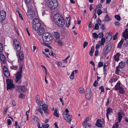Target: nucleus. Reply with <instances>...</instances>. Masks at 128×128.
I'll return each mask as SVG.
<instances>
[{
  "label": "nucleus",
  "mask_w": 128,
  "mask_h": 128,
  "mask_svg": "<svg viewBox=\"0 0 128 128\" xmlns=\"http://www.w3.org/2000/svg\"><path fill=\"white\" fill-rule=\"evenodd\" d=\"M42 38L44 42H48L50 44L52 43L53 40L52 34L49 32L43 33L42 35Z\"/></svg>",
  "instance_id": "obj_1"
},
{
  "label": "nucleus",
  "mask_w": 128,
  "mask_h": 128,
  "mask_svg": "<svg viewBox=\"0 0 128 128\" xmlns=\"http://www.w3.org/2000/svg\"><path fill=\"white\" fill-rule=\"evenodd\" d=\"M22 66H20L19 68L18 71L16 72V74L15 75L16 79L15 80L16 82L17 83L20 84L21 82L20 80L22 77Z\"/></svg>",
  "instance_id": "obj_2"
},
{
  "label": "nucleus",
  "mask_w": 128,
  "mask_h": 128,
  "mask_svg": "<svg viewBox=\"0 0 128 128\" xmlns=\"http://www.w3.org/2000/svg\"><path fill=\"white\" fill-rule=\"evenodd\" d=\"M13 46L15 51L19 52L21 49L20 43L16 39H14L13 41Z\"/></svg>",
  "instance_id": "obj_3"
},
{
  "label": "nucleus",
  "mask_w": 128,
  "mask_h": 128,
  "mask_svg": "<svg viewBox=\"0 0 128 128\" xmlns=\"http://www.w3.org/2000/svg\"><path fill=\"white\" fill-rule=\"evenodd\" d=\"M12 80L10 79H8L6 81V88L8 90H12L15 87V85L12 83Z\"/></svg>",
  "instance_id": "obj_4"
},
{
  "label": "nucleus",
  "mask_w": 128,
  "mask_h": 128,
  "mask_svg": "<svg viewBox=\"0 0 128 128\" xmlns=\"http://www.w3.org/2000/svg\"><path fill=\"white\" fill-rule=\"evenodd\" d=\"M26 15L29 19H32L36 17L37 14L34 12L31 11V10H28L27 11Z\"/></svg>",
  "instance_id": "obj_5"
},
{
  "label": "nucleus",
  "mask_w": 128,
  "mask_h": 128,
  "mask_svg": "<svg viewBox=\"0 0 128 128\" xmlns=\"http://www.w3.org/2000/svg\"><path fill=\"white\" fill-rule=\"evenodd\" d=\"M112 46L110 44H107L104 47L102 52V54L106 55L111 50Z\"/></svg>",
  "instance_id": "obj_6"
},
{
  "label": "nucleus",
  "mask_w": 128,
  "mask_h": 128,
  "mask_svg": "<svg viewBox=\"0 0 128 128\" xmlns=\"http://www.w3.org/2000/svg\"><path fill=\"white\" fill-rule=\"evenodd\" d=\"M49 3V6L52 9H54L58 6V4L56 0H50Z\"/></svg>",
  "instance_id": "obj_7"
},
{
  "label": "nucleus",
  "mask_w": 128,
  "mask_h": 128,
  "mask_svg": "<svg viewBox=\"0 0 128 128\" xmlns=\"http://www.w3.org/2000/svg\"><path fill=\"white\" fill-rule=\"evenodd\" d=\"M56 24H57L58 26L62 27L64 25L65 22L64 19L62 18V19H58L57 21L55 22Z\"/></svg>",
  "instance_id": "obj_8"
},
{
  "label": "nucleus",
  "mask_w": 128,
  "mask_h": 128,
  "mask_svg": "<svg viewBox=\"0 0 128 128\" xmlns=\"http://www.w3.org/2000/svg\"><path fill=\"white\" fill-rule=\"evenodd\" d=\"M16 56L18 58V62H22L24 60V54L22 52H20L18 53H16Z\"/></svg>",
  "instance_id": "obj_9"
},
{
  "label": "nucleus",
  "mask_w": 128,
  "mask_h": 128,
  "mask_svg": "<svg viewBox=\"0 0 128 128\" xmlns=\"http://www.w3.org/2000/svg\"><path fill=\"white\" fill-rule=\"evenodd\" d=\"M105 38H102L101 39V41L100 40L98 41V43L99 44H97L96 45V49L98 50L100 47V44H101V45H104L105 42Z\"/></svg>",
  "instance_id": "obj_10"
},
{
  "label": "nucleus",
  "mask_w": 128,
  "mask_h": 128,
  "mask_svg": "<svg viewBox=\"0 0 128 128\" xmlns=\"http://www.w3.org/2000/svg\"><path fill=\"white\" fill-rule=\"evenodd\" d=\"M6 16V12L3 11L2 10L0 12V22H1L4 20Z\"/></svg>",
  "instance_id": "obj_11"
},
{
  "label": "nucleus",
  "mask_w": 128,
  "mask_h": 128,
  "mask_svg": "<svg viewBox=\"0 0 128 128\" xmlns=\"http://www.w3.org/2000/svg\"><path fill=\"white\" fill-rule=\"evenodd\" d=\"M106 117L108 120L109 119L108 115H111L113 112V110L111 108H108L106 110Z\"/></svg>",
  "instance_id": "obj_12"
},
{
  "label": "nucleus",
  "mask_w": 128,
  "mask_h": 128,
  "mask_svg": "<svg viewBox=\"0 0 128 128\" xmlns=\"http://www.w3.org/2000/svg\"><path fill=\"white\" fill-rule=\"evenodd\" d=\"M43 108L41 107V110L44 111V112L46 114H47L49 113V110L48 109V106L47 105H44Z\"/></svg>",
  "instance_id": "obj_13"
},
{
  "label": "nucleus",
  "mask_w": 128,
  "mask_h": 128,
  "mask_svg": "<svg viewBox=\"0 0 128 128\" xmlns=\"http://www.w3.org/2000/svg\"><path fill=\"white\" fill-rule=\"evenodd\" d=\"M25 89V87L24 86H18L16 87V90H18L20 92H23Z\"/></svg>",
  "instance_id": "obj_14"
},
{
  "label": "nucleus",
  "mask_w": 128,
  "mask_h": 128,
  "mask_svg": "<svg viewBox=\"0 0 128 128\" xmlns=\"http://www.w3.org/2000/svg\"><path fill=\"white\" fill-rule=\"evenodd\" d=\"M37 31V32L39 35H42V34H43L44 32V28L42 27V26H41L39 29L38 30H36Z\"/></svg>",
  "instance_id": "obj_15"
},
{
  "label": "nucleus",
  "mask_w": 128,
  "mask_h": 128,
  "mask_svg": "<svg viewBox=\"0 0 128 128\" xmlns=\"http://www.w3.org/2000/svg\"><path fill=\"white\" fill-rule=\"evenodd\" d=\"M40 25L41 24L38 18H35L32 21V25Z\"/></svg>",
  "instance_id": "obj_16"
},
{
  "label": "nucleus",
  "mask_w": 128,
  "mask_h": 128,
  "mask_svg": "<svg viewBox=\"0 0 128 128\" xmlns=\"http://www.w3.org/2000/svg\"><path fill=\"white\" fill-rule=\"evenodd\" d=\"M72 116L70 115H68L67 113L66 114L65 119L66 121L70 123L71 120Z\"/></svg>",
  "instance_id": "obj_17"
},
{
  "label": "nucleus",
  "mask_w": 128,
  "mask_h": 128,
  "mask_svg": "<svg viewBox=\"0 0 128 128\" xmlns=\"http://www.w3.org/2000/svg\"><path fill=\"white\" fill-rule=\"evenodd\" d=\"M88 120V118H87L85 119L84 121L83 122L82 124L85 128H88V123L87 122Z\"/></svg>",
  "instance_id": "obj_18"
},
{
  "label": "nucleus",
  "mask_w": 128,
  "mask_h": 128,
  "mask_svg": "<svg viewBox=\"0 0 128 128\" xmlns=\"http://www.w3.org/2000/svg\"><path fill=\"white\" fill-rule=\"evenodd\" d=\"M42 26L41 25H39L38 24V25H32V27L33 30L35 31L38 30V29Z\"/></svg>",
  "instance_id": "obj_19"
},
{
  "label": "nucleus",
  "mask_w": 128,
  "mask_h": 128,
  "mask_svg": "<svg viewBox=\"0 0 128 128\" xmlns=\"http://www.w3.org/2000/svg\"><path fill=\"white\" fill-rule=\"evenodd\" d=\"M59 15L57 13L55 14L54 16V21L55 22L57 21L58 19H60V17Z\"/></svg>",
  "instance_id": "obj_20"
},
{
  "label": "nucleus",
  "mask_w": 128,
  "mask_h": 128,
  "mask_svg": "<svg viewBox=\"0 0 128 128\" xmlns=\"http://www.w3.org/2000/svg\"><path fill=\"white\" fill-rule=\"evenodd\" d=\"M120 56V54L119 53H117L116 55L114 56V60L116 61H118L119 60V57Z\"/></svg>",
  "instance_id": "obj_21"
},
{
  "label": "nucleus",
  "mask_w": 128,
  "mask_h": 128,
  "mask_svg": "<svg viewBox=\"0 0 128 128\" xmlns=\"http://www.w3.org/2000/svg\"><path fill=\"white\" fill-rule=\"evenodd\" d=\"M122 112H119L118 113V120L119 122H120L122 118Z\"/></svg>",
  "instance_id": "obj_22"
},
{
  "label": "nucleus",
  "mask_w": 128,
  "mask_h": 128,
  "mask_svg": "<svg viewBox=\"0 0 128 128\" xmlns=\"http://www.w3.org/2000/svg\"><path fill=\"white\" fill-rule=\"evenodd\" d=\"M37 103L38 105L40 106V109H41V107L43 108L44 105H46V104H44V102L43 101H39L38 102V103Z\"/></svg>",
  "instance_id": "obj_23"
},
{
  "label": "nucleus",
  "mask_w": 128,
  "mask_h": 128,
  "mask_svg": "<svg viewBox=\"0 0 128 128\" xmlns=\"http://www.w3.org/2000/svg\"><path fill=\"white\" fill-rule=\"evenodd\" d=\"M67 19L66 21V26L67 27H68L70 24V17H66V19Z\"/></svg>",
  "instance_id": "obj_24"
},
{
  "label": "nucleus",
  "mask_w": 128,
  "mask_h": 128,
  "mask_svg": "<svg viewBox=\"0 0 128 128\" xmlns=\"http://www.w3.org/2000/svg\"><path fill=\"white\" fill-rule=\"evenodd\" d=\"M125 64V62H121L119 64L118 66L119 67V68H121L122 69L124 67Z\"/></svg>",
  "instance_id": "obj_25"
},
{
  "label": "nucleus",
  "mask_w": 128,
  "mask_h": 128,
  "mask_svg": "<svg viewBox=\"0 0 128 128\" xmlns=\"http://www.w3.org/2000/svg\"><path fill=\"white\" fill-rule=\"evenodd\" d=\"M0 59L3 63H5L6 58L5 56L3 54H0Z\"/></svg>",
  "instance_id": "obj_26"
},
{
  "label": "nucleus",
  "mask_w": 128,
  "mask_h": 128,
  "mask_svg": "<svg viewBox=\"0 0 128 128\" xmlns=\"http://www.w3.org/2000/svg\"><path fill=\"white\" fill-rule=\"evenodd\" d=\"M54 35L56 40L58 39L60 37V34L57 32H54Z\"/></svg>",
  "instance_id": "obj_27"
},
{
  "label": "nucleus",
  "mask_w": 128,
  "mask_h": 128,
  "mask_svg": "<svg viewBox=\"0 0 128 128\" xmlns=\"http://www.w3.org/2000/svg\"><path fill=\"white\" fill-rule=\"evenodd\" d=\"M124 39L123 38H122L120 42L118 43V48H120L122 46V44L124 42Z\"/></svg>",
  "instance_id": "obj_28"
},
{
  "label": "nucleus",
  "mask_w": 128,
  "mask_h": 128,
  "mask_svg": "<svg viewBox=\"0 0 128 128\" xmlns=\"http://www.w3.org/2000/svg\"><path fill=\"white\" fill-rule=\"evenodd\" d=\"M104 20L106 22H108L111 20V18L107 14L104 16Z\"/></svg>",
  "instance_id": "obj_29"
},
{
  "label": "nucleus",
  "mask_w": 128,
  "mask_h": 128,
  "mask_svg": "<svg viewBox=\"0 0 128 128\" xmlns=\"http://www.w3.org/2000/svg\"><path fill=\"white\" fill-rule=\"evenodd\" d=\"M120 82L118 83L115 86V89L117 90H118L121 87L120 86Z\"/></svg>",
  "instance_id": "obj_30"
},
{
  "label": "nucleus",
  "mask_w": 128,
  "mask_h": 128,
  "mask_svg": "<svg viewBox=\"0 0 128 128\" xmlns=\"http://www.w3.org/2000/svg\"><path fill=\"white\" fill-rule=\"evenodd\" d=\"M118 90L120 94H123L124 93L125 91L124 88L122 87H121Z\"/></svg>",
  "instance_id": "obj_31"
},
{
  "label": "nucleus",
  "mask_w": 128,
  "mask_h": 128,
  "mask_svg": "<svg viewBox=\"0 0 128 128\" xmlns=\"http://www.w3.org/2000/svg\"><path fill=\"white\" fill-rule=\"evenodd\" d=\"M94 47L93 46H92L91 48V49L89 52L90 55L91 56H92L93 55L92 54L94 51Z\"/></svg>",
  "instance_id": "obj_32"
},
{
  "label": "nucleus",
  "mask_w": 128,
  "mask_h": 128,
  "mask_svg": "<svg viewBox=\"0 0 128 128\" xmlns=\"http://www.w3.org/2000/svg\"><path fill=\"white\" fill-rule=\"evenodd\" d=\"M120 68H119V67L117 66L116 67L115 70V73L116 74H119V72L120 71Z\"/></svg>",
  "instance_id": "obj_33"
},
{
  "label": "nucleus",
  "mask_w": 128,
  "mask_h": 128,
  "mask_svg": "<svg viewBox=\"0 0 128 128\" xmlns=\"http://www.w3.org/2000/svg\"><path fill=\"white\" fill-rule=\"evenodd\" d=\"M4 76L7 78H8L10 76V74L8 71H7L5 72H4Z\"/></svg>",
  "instance_id": "obj_34"
},
{
  "label": "nucleus",
  "mask_w": 128,
  "mask_h": 128,
  "mask_svg": "<svg viewBox=\"0 0 128 128\" xmlns=\"http://www.w3.org/2000/svg\"><path fill=\"white\" fill-rule=\"evenodd\" d=\"M55 41L58 43V44L59 46H61L62 44V42L60 40L58 39L56 40Z\"/></svg>",
  "instance_id": "obj_35"
},
{
  "label": "nucleus",
  "mask_w": 128,
  "mask_h": 128,
  "mask_svg": "<svg viewBox=\"0 0 128 128\" xmlns=\"http://www.w3.org/2000/svg\"><path fill=\"white\" fill-rule=\"evenodd\" d=\"M33 119L34 120V122H39V119L36 116H33Z\"/></svg>",
  "instance_id": "obj_36"
},
{
  "label": "nucleus",
  "mask_w": 128,
  "mask_h": 128,
  "mask_svg": "<svg viewBox=\"0 0 128 128\" xmlns=\"http://www.w3.org/2000/svg\"><path fill=\"white\" fill-rule=\"evenodd\" d=\"M40 98V95L39 94H38V95L36 96V103H38V102L39 101Z\"/></svg>",
  "instance_id": "obj_37"
},
{
  "label": "nucleus",
  "mask_w": 128,
  "mask_h": 128,
  "mask_svg": "<svg viewBox=\"0 0 128 128\" xmlns=\"http://www.w3.org/2000/svg\"><path fill=\"white\" fill-rule=\"evenodd\" d=\"M57 110L56 109L54 112V115L56 117L58 118L59 116L58 114L57 113Z\"/></svg>",
  "instance_id": "obj_38"
},
{
  "label": "nucleus",
  "mask_w": 128,
  "mask_h": 128,
  "mask_svg": "<svg viewBox=\"0 0 128 128\" xmlns=\"http://www.w3.org/2000/svg\"><path fill=\"white\" fill-rule=\"evenodd\" d=\"M96 21L97 23L96 24H97L98 26L101 25V20L100 19H97Z\"/></svg>",
  "instance_id": "obj_39"
},
{
  "label": "nucleus",
  "mask_w": 128,
  "mask_h": 128,
  "mask_svg": "<svg viewBox=\"0 0 128 128\" xmlns=\"http://www.w3.org/2000/svg\"><path fill=\"white\" fill-rule=\"evenodd\" d=\"M49 126L48 124H46L45 125H43V124L41 127V128H48Z\"/></svg>",
  "instance_id": "obj_40"
},
{
  "label": "nucleus",
  "mask_w": 128,
  "mask_h": 128,
  "mask_svg": "<svg viewBox=\"0 0 128 128\" xmlns=\"http://www.w3.org/2000/svg\"><path fill=\"white\" fill-rule=\"evenodd\" d=\"M74 71H73L71 75L70 76V78L71 79H73L74 78Z\"/></svg>",
  "instance_id": "obj_41"
},
{
  "label": "nucleus",
  "mask_w": 128,
  "mask_h": 128,
  "mask_svg": "<svg viewBox=\"0 0 128 128\" xmlns=\"http://www.w3.org/2000/svg\"><path fill=\"white\" fill-rule=\"evenodd\" d=\"M122 35L124 37H126V38L128 39V33H126L125 32H123L122 33Z\"/></svg>",
  "instance_id": "obj_42"
},
{
  "label": "nucleus",
  "mask_w": 128,
  "mask_h": 128,
  "mask_svg": "<svg viewBox=\"0 0 128 128\" xmlns=\"http://www.w3.org/2000/svg\"><path fill=\"white\" fill-rule=\"evenodd\" d=\"M42 44H43L44 45V46H48L49 48H50V49H52V47L50 46L49 45V44H46V43H45V42H43V43H42Z\"/></svg>",
  "instance_id": "obj_43"
},
{
  "label": "nucleus",
  "mask_w": 128,
  "mask_h": 128,
  "mask_svg": "<svg viewBox=\"0 0 128 128\" xmlns=\"http://www.w3.org/2000/svg\"><path fill=\"white\" fill-rule=\"evenodd\" d=\"M10 68L11 69L14 70H17L18 68V66H14L12 65V66H10Z\"/></svg>",
  "instance_id": "obj_44"
},
{
  "label": "nucleus",
  "mask_w": 128,
  "mask_h": 128,
  "mask_svg": "<svg viewBox=\"0 0 128 128\" xmlns=\"http://www.w3.org/2000/svg\"><path fill=\"white\" fill-rule=\"evenodd\" d=\"M118 79L116 78H112L110 80V82L112 83L113 82H115Z\"/></svg>",
  "instance_id": "obj_45"
},
{
  "label": "nucleus",
  "mask_w": 128,
  "mask_h": 128,
  "mask_svg": "<svg viewBox=\"0 0 128 128\" xmlns=\"http://www.w3.org/2000/svg\"><path fill=\"white\" fill-rule=\"evenodd\" d=\"M118 122H116L115 125H114L112 128H118Z\"/></svg>",
  "instance_id": "obj_46"
},
{
  "label": "nucleus",
  "mask_w": 128,
  "mask_h": 128,
  "mask_svg": "<svg viewBox=\"0 0 128 128\" xmlns=\"http://www.w3.org/2000/svg\"><path fill=\"white\" fill-rule=\"evenodd\" d=\"M102 12L100 9L97 10V13L98 16L100 15L102 13Z\"/></svg>",
  "instance_id": "obj_47"
},
{
  "label": "nucleus",
  "mask_w": 128,
  "mask_h": 128,
  "mask_svg": "<svg viewBox=\"0 0 128 128\" xmlns=\"http://www.w3.org/2000/svg\"><path fill=\"white\" fill-rule=\"evenodd\" d=\"M98 37L100 38H102L104 36L103 33L102 32H100L98 35Z\"/></svg>",
  "instance_id": "obj_48"
},
{
  "label": "nucleus",
  "mask_w": 128,
  "mask_h": 128,
  "mask_svg": "<svg viewBox=\"0 0 128 128\" xmlns=\"http://www.w3.org/2000/svg\"><path fill=\"white\" fill-rule=\"evenodd\" d=\"M83 88L82 87H80L79 89V92L81 94L84 93Z\"/></svg>",
  "instance_id": "obj_49"
},
{
  "label": "nucleus",
  "mask_w": 128,
  "mask_h": 128,
  "mask_svg": "<svg viewBox=\"0 0 128 128\" xmlns=\"http://www.w3.org/2000/svg\"><path fill=\"white\" fill-rule=\"evenodd\" d=\"M96 125L98 127L100 128H102V127L103 126L102 124H100L99 123L96 122Z\"/></svg>",
  "instance_id": "obj_50"
},
{
  "label": "nucleus",
  "mask_w": 128,
  "mask_h": 128,
  "mask_svg": "<svg viewBox=\"0 0 128 128\" xmlns=\"http://www.w3.org/2000/svg\"><path fill=\"white\" fill-rule=\"evenodd\" d=\"M115 18L118 20L120 21V16L118 15H116L115 16Z\"/></svg>",
  "instance_id": "obj_51"
},
{
  "label": "nucleus",
  "mask_w": 128,
  "mask_h": 128,
  "mask_svg": "<svg viewBox=\"0 0 128 128\" xmlns=\"http://www.w3.org/2000/svg\"><path fill=\"white\" fill-rule=\"evenodd\" d=\"M93 37L94 38H98V35L95 32L92 34Z\"/></svg>",
  "instance_id": "obj_52"
},
{
  "label": "nucleus",
  "mask_w": 128,
  "mask_h": 128,
  "mask_svg": "<svg viewBox=\"0 0 128 128\" xmlns=\"http://www.w3.org/2000/svg\"><path fill=\"white\" fill-rule=\"evenodd\" d=\"M3 70L4 71V72H7V71H8L7 67L5 66H4Z\"/></svg>",
  "instance_id": "obj_53"
},
{
  "label": "nucleus",
  "mask_w": 128,
  "mask_h": 128,
  "mask_svg": "<svg viewBox=\"0 0 128 128\" xmlns=\"http://www.w3.org/2000/svg\"><path fill=\"white\" fill-rule=\"evenodd\" d=\"M3 46L2 44L0 43V52L1 53L3 51Z\"/></svg>",
  "instance_id": "obj_54"
},
{
  "label": "nucleus",
  "mask_w": 128,
  "mask_h": 128,
  "mask_svg": "<svg viewBox=\"0 0 128 128\" xmlns=\"http://www.w3.org/2000/svg\"><path fill=\"white\" fill-rule=\"evenodd\" d=\"M99 89H100L101 90V93L102 92H103L104 91V88L102 86H100L99 88Z\"/></svg>",
  "instance_id": "obj_55"
},
{
  "label": "nucleus",
  "mask_w": 128,
  "mask_h": 128,
  "mask_svg": "<svg viewBox=\"0 0 128 128\" xmlns=\"http://www.w3.org/2000/svg\"><path fill=\"white\" fill-rule=\"evenodd\" d=\"M99 26L97 24H96L94 27V29H96L98 30L99 29Z\"/></svg>",
  "instance_id": "obj_56"
},
{
  "label": "nucleus",
  "mask_w": 128,
  "mask_h": 128,
  "mask_svg": "<svg viewBox=\"0 0 128 128\" xmlns=\"http://www.w3.org/2000/svg\"><path fill=\"white\" fill-rule=\"evenodd\" d=\"M41 109H36V110L39 112L42 115L43 112L41 110Z\"/></svg>",
  "instance_id": "obj_57"
},
{
  "label": "nucleus",
  "mask_w": 128,
  "mask_h": 128,
  "mask_svg": "<svg viewBox=\"0 0 128 128\" xmlns=\"http://www.w3.org/2000/svg\"><path fill=\"white\" fill-rule=\"evenodd\" d=\"M103 65V64L102 62H99L98 64V67H100L102 66Z\"/></svg>",
  "instance_id": "obj_58"
},
{
  "label": "nucleus",
  "mask_w": 128,
  "mask_h": 128,
  "mask_svg": "<svg viewBox=\"0 0 128 128\" xmlns=\"http://www.w3.org/2000/svg\"><path fill=\"white\" fill-rule=\"evenodd\" d=\"M19 96L20 98H24V95L22 93H20Z\"/></svg>",
  "instance_id": "obj_59"
},
{
  "label": "nucleus",
  "mask_w": 128,
  "mask_h": 128,
  "mask_svg": "<svg viewBox=\"0 0 128 128\" xmlns=\"http://www.w3.org/2000/svg\"><path fill=\"white\" fill-rule=\"evenodd\" d=\"M31 0H25V2L26 4H29L31 1Z\"/></svg>",
  "instance_id": "obj_60"
},
{
  "label": "nucleus",
  "mask_w": 128,
  "mask_h": 128,
  "mask_svg": "<svg viewBox=\"0 0 128 128\" xmlns=\"http://www.w3.org/2000/svg\"><path fill=\"white\" fill-rule=\"evenodd\" d=\"M88 44V43L87 42H85L83 44V47L84 48L86 47L87 46Z\"/></svg>",
  "instance_id": "obj_61"
},
{
  "label": "nucleus",
  "mask_w": 128,
  "mask_h": 128,
  "mask_svg": "<svg viewBox=\"0 0 128 128\" xmlns=\"http://www.w3.org/2000/svg\"><path fill=\"white\" fill-rule=\"evenodd\" d=\"M98 84V82L96 80H95L93 84V86H94L96 87Z\"/></svg>",
  "instance_id": "obj_62"
},
{
  "label": "nucleus",
  "mask_w": 128,
  "mask_h": 128,
  "mask_svg": "<svg viewBox=\"0 0 128 128\" xmlns=\"http://www.w3.org/2000/svg\"><path fill=\"white\" fill-rule=\"evenodd\" d=\"M98 50H96L95 52V55L96 56H97L98 54Z\"/></svg>",
  "instance_id": "obj_63"
},
{
  "label": "nucleus",
  "mask_w": 128,
  "mask_h": 128,
  "mask_svg": "<svg viewBox=\"0 0 128 128\" xmlns=\"http://www.w3.org/2000/svg\"><path fill=\"white\" fill-rule=\"evenodd\" d=\"M124 45L125 46H128V40H126V42L124 44Z\"/></svg>",
  "instance_id": "obj_64"
}]
</instances>
